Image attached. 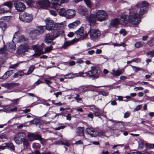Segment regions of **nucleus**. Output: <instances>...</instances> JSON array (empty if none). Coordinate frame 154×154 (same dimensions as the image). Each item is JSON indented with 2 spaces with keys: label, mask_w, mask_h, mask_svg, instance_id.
Segmentation results:
<instances>
[{
  "label": "nucleus",
  "mask_w": 154,
  "mask_h": 154,
  "mask_svg": "<svg viewBox=\"0 0 154 154\" xmlns=\"http://www.w3.org/2000/svg\"><path fill=\"white\" fill-rule=\"evenodd\" d=\"M133 24H137L139 23V17L138 14H136L133 11L130 12L129 16L123 15L120 19L119 23L121 25H126L128 22Z\"/></svg>",
  "instance_id": "nucleus-1"
},
{
  "label": "nucleus",
  "mask_w": 154,
  "mask_h": 154,
  "mask_svg": "<svg viewBox=\"0 0 154 154\" xmlns=\"http://www.w3.org/2000/svg\"><path fill=\"white\" fill-rule=\"evenodd\" d=\"M32 48L35 52V53L33 55V57H37L42 54L49 52L52 50L53 47L50 46V47L46 48L44 51H43V48L38 45H34L32 46Z\"/></svg>",
  "instance_id": "nucleus-2"
},
{
  "label": "nucleus",
  "mask_w": 154,
  "mask_h": 154,
  "mask_svg": "<svg viewBox=\"0 0 154 154\" xmlns=\"http://www.w3.org/2000/svg\"><path fill=\"white\" fill-rule=\"evenodd\" d=\"M95 14L97 20L100 22L105 21L108 18L107 14L103 10H98Z\"/></svg>",
  "instance_id": "nucleus-3"
},
{
  "label": "nucleus",
  "mask_w": 154,
  "mask_h": 154,
  "mask_svg": "<svg viewBox=\"0 0 154 154\" xmlns=\"http://www.w3.org/2000/svg\"><path fill=\"white\" fill-rule=\"evenodd\" d=\"M88 34H89L90 39L93 41L97 40L101 35L100 32L97 29L91 28Z\"/></svg>",
  "instance_id": "nucleus-4"
},
{
  "label": "nucleus",
  "mask_w": 154,
  "mask_h": 154,
  "mask_svg": "<svg viewBox=\"0 0 154 154\" xmlns=\"http://www.w3.org/2000/svg\"><path fill=\"white\" fill-rule=\"evenodd\" d=\"M26 138V134L24 132H20L18 133L14 138L15 143L17 144H21L25 139Z\"/></svg>",
  "instance_id": "nucleus-5"
},
{
  "label": "nucleus",
  "mask_w": 154,
  "mask_h": 154,
  "mask_svg": "<svg viewBox=\"0 0 154 154\" xmlns=\"http://www.w3.org/2000/svg\"><path fill=\"white\" fill-rule=\"evenodd\" d=\"M19 19L20 20L26 22H29L33 19V16L31 14L26 13H21L20 14Z\"/></svg>",
  "instance_id": "nucleus-6"
},
{
  "label": "nucleus",
  "mask_w": 154,
  "mask_h": 154,
  "mask_svg": "<svg viewBox=\"0 0 154 154\" xmlns=\"http://www.w3.org/2000/svg\"><path fill=\"white\" fill-rule=\"evenodd\" d=\"M148 5V3L146 1H143L141 3H137L136 5V7L137 8H140V9L139 12V14L136 13L134 11L136 14H137L139 17V20H140V15H142L144 14L145 13V10L143 8L144 7H146Z\"/></svg>",
  "instance_id": "nucleus-7"
},
{
  "label": "nucleus",
  "mask_w": 154,
  "mask_h": 154,
  "mask_svg": "<svg viewBox=\"0 0 154 154\" xmlns=\"http://www.w3.org/2000/svg\"><path fill=\"white\" fill-rule=\"evenodd\" d=\"M29 49V47L27 44L22 43L18 47L17 52L18 54H23L24 53L27 52Z\"/></svg>",
  "instance_id": "nucleus-8"
},
{
  "label": "nucleus",
  "mask_w": 154,
  "mask_h": 154,
  "mask_svg": "<svg viewBox=\"0 0 154 154\" xmlns=\"http://www.w3.org/2000/svg\"><path fill=\"white\" fill-rule=\"evenodd\" d=\"M46 24V29L48 30H53L55 29V23H54V21L49 18H46L45 20Z\"/></svg>",
  "instance_id": "nucleus-9"
},
{
  "label": "nucleus",
  "mask_w": 154,
  "mask_h": 154,
  "mask_svg": "<svg viewBox=\"0 0 154 154\" xmlns=\"http://www.w3.org/2000/svg\"><path fill=\"white\" fill-rule=\"evenodd\" d=\"M17 41L19 43L22 44V43H24L26 39L25 38L23 35H20L19 31L15 32L13 38V41Z\"/></svg>",
  "instance_id": "nucleus-10"
},
{
  "label": "nucleus",
  "mask_w": 154,
  "mask_h": 154,
  "mask_svg": "<svg viewBox=\"0 0 154 154\" xmlns=\"http://www.w3.org/2000/svg\"><path fill=\"white\" fill-rule=\"evenodd\" d=\"M52 4V8L57 10L60 7V4L67 2V0H50Z\"/></svg>",
  "instance_id": "nucleus-11"
},
{
  "label": "nucleus",
  "mask_w": 154,
  "mask_h": 154,
  "mask_svg": "<svg viewBox=\"0 0 154 154\" xmlns=\"http://www.w3.org/2000/svg\"><path fill=\"white\" fill-rule=\"evenodd\" d=\"M37 29L32 30L30 32L31 35H36L42 34L45 30V27L43 26H38Z\"/></svg>",
  "instance_id": "nucleus-12"
},
{
  "label": "nucleus",
  "mask_w": 154,
  "mask_h": 154,
  "mask_svg": "<svg viewBox=\"0 0 154 154\" xmlns=\"http://www.w3.org/2000/svg\"><path fill=\"white\" fill-rule=\"evenodd\" d=\"M75 33L77 35V37L83 40L86 38L88 36V34L87 33H84V28L82 27H81L75 32Z\"/></svg>",
  "instance_id": "nucleus-13"
},
{
  "label": "nucleus",
  "mask_w": 154,
  "mask_h": 154,
  "mask_svg": "<svg viewBox=\"0 0 154 154\" xmlns=\"http://www.w3.org/2000/svg\"><path fill=\"white\" fill-rule=\"evenodd\" d=\"M91 70L90 71L86 72L85 73L86 75L89 77H95L97 78L98 77L97 75L98 71L95 67L91 66Z\"/></svg>",
  "instance_id": "nucleus-14"
},
{
  "label": "nucleus",
  "mask_w": 154,
  "mask_h": 154,
  "mask_svg": "<svg viewBox=\"0 0 154 154\" xmlns=\"http://www.w3.org/2000/svg\"><path fill=\"white\" fill-rule=\"evenodd\" d=\"M86 19L89 22L90 26L94 25L97 20L95 14H92L88 15L86 17Z\"/></svg>",
  "instance_id": "nucleus-15"
},
{
  "label": "nucleus",
  "mask_w": 154,
  "mask_h": 154,
  "mask_svg": "<svg viewBox=\"0 0 154 154\" xmlns=\"http://www.w3.org/2000/svg\"><path fill=\"white\" fill-rule=\"evenodd\" d=\"M3 108L4 112H11L16 111L17 110V107L13 104H11L6 106H4Z\"/></svg>",
  "instance_id": "nucleus-16"
},
{
  "label": "nucleus",
  "mask_w": 154,
  "mask_h": 154,
  "mask_svg": "<svg viewBox=\"0 0 154 154\" xmlns=\"http://www.w3.org/2000/svg\"><path fill=\"white\" fill-rule=\"evenodd\" d=\"M14 5L16 9L19 11H23L25 9L26 7L24 4L19 2H15Z\"/></svg>",
  "instance_id": "nucleus-17"
},
{
  "label": "nucleus",
  "mask_w": 154,
  "mask_h": 154,
  "mask_svg": "<svg viewBox=\"0 0 154 154\" xmlns=\"http://www.w3.org/2000/svg\"><path fill=\"white\" fill-rule=\"evenodd\" d=\"M79 38L74 39L71 41H67L64 42L63 45L62 46L61 48L64 49H66L70 45L74 44L79 41Z\"/></svg>",
  "instance_id": "nucleus-18"
},
{
  "label": "nucleus",
  "mask_w": 154,
  "mask_h": 154,
  "mask_svg": "<svg viewBox=\"0 0 154 154\" xmlns=\"http://www.w3.org/2000/svg\"><path fill=\"white\" fill-rule=\"evenodd\" d=\"M27 137L30 141H32L36 140H41L42 139L41 137L39 135L33 133L28 134Z\"/></svg>",
  "instance_id": "nucleus-19"
},
{
  "label": "nucleus",
  "mask_w": 154,
  "mask_h": 154,
  "mask_svg": "<svg viewBox=\"0 0 154 154\" xmlns=\"http://www.w3.org/2000/svg\"><path fill=\"white\" fill-rule=\"evenodd\" d=\"M86 132L91 137H94L97 134L96 131L91 127H88L86 129Z\"/></svg>",
  "instance_id": "nucleus-20"
},
{
  "label": "nucleus",
  "mask_w": 154,
  "mask_h": 154,
  "mask_svg": "<svg viewBox=\"0 0 154 154\" xmlns=\"http://www.w3.org/2000/svg\"><path fill=\"white\" fill-rule=\"evenodd\" d=\"M64 33V31L61 30H58L54 29L52 31L51 33L54 37L55 38L59 37L60 35H62Z\"/></svg>",
  "instance_id": "nucleus-21"
},
{
  "label": "nucleus",
  "mask_w": 154,
  "mask_h": 154,
  "mask_svg": "<svg viewBox=\"0 0 154 154\" xmlns=\"http://www.w3.org/2000/svg\"><path fill=\"white\" fill-rule=\"evenodd\" d=\"M37 3L41 8L46 7L50 5V1L48 0H43L38 1Z\"/></svg>",
  "instance_id": "nucleus-22"
},
{
  "label": "nucleus",
  "mask_w": 154,
  "mask_h": 154,
  "mask_svg": "<svg viewBox=\"0 0 154 154\" xmlns=\"http://www.w3.org/2000/svg\"><path fill=\"white\" fill-rule=\"evenodd\" d=\"M75 15V11L73 10L70 9L66 11V16L67 18L71 19L74 17Z\"/></svg>",
  "instance_id": "nucleus-23"
},
{
  "label": "nucleus",
  "mask_w": 154,
  "mask_h": 154,
  "mask_svg": "<svg viewBox=\"0 0 154 154\" xmlns=\"http://www.w3.org/2000/svg\"><path fill=\"white\" fill-rule=\"evenodd\" d=\"M54 39L55 38L52 33H49L46 35L45 39V41L46 43L48 44L50 43L51 41H53Z\"/></svg>",
  "instance_id": "nucleus-24"
},
{
  "label": "nucleus",
  "mask_w": 154,
  "mask_h": 154,
  "mask_svg": "<svg viewBox=\"0 0 154 154\" xmlns=\"http://www.w3.org/2000/svg\"><path fill=\"white\" fill-rule=\"evenodd\" d=\"M63 76L65 79H72L75 77H79L77 73L73 74L72 73H69L65 75H63Z\"/></svg>",
  "instance_id": "nucleus-25"
},
{
  "label": "nucleus",
  "mask_w": 154,
  "mask_h": 154,
  "mask_svg": "<svg viewBox=\"0 0 154 154\" xmlns=\"http://www.w3.org/2000/svg\"><path fill=\"white\" fill-rule=\"evenodd\" d=\"M79 13L82 15L85 16H86L88 15V11L87 9L85 8H82L79 9L78 10Z\"/></svg>",
  "instance_id": "nucleus-26"
},
{
  "label": "nucleus",
  "mask_w": 154,
  "mask_h": 154,
  "mask_svg": "<svg viewBox=\"0 0 154 154\" xmlns=\"http://www.w3.org/2000/svg\"><path fill=\"white\" fill-rule=\"evenodd\" d=\"M43 116L48 117L50 119H53L56 117V113L54 112L47 113Z\"/></svg>",
  "instance_id": "nucleus-27"
},
{
  "label": "nucleus",
  "mask_w": 154,
  "mask_h": 154,
  "mask_svg": "<svg viewBox=\"0 0 154 154\" xmlns=\"http://www.w3.org/2000/svg\"><path fill=\"white\" fill-rule=\"evenodd\" d=\"M124 69H122L120 70H117L115 71L114 70H112V75L113 76H119L122 74L124 72Z\"/></svg>",
  "instance_id": "nucleus-28"
},
{
  "label": "nucleus",
  "mask_w": 154,
  "mask_h": 154,
  "mask_svg": "<svg viewBox=\"0 0 154 154\" xmlns=\"http://www.w3.org/2000/svg\"><path fill=\"white\" fill-rule=\"evenodd\" d=\"M64 27V23L63 22L61 23H55V29H57L59 30H63Z\"/></svg>",
  "instance_id": "nucleus-29"
},
{
  "label": "nucleus",
  "mask_w": 154,
  "mask_h": 154,
  "mask_svg": "<svg viewBox=\"0 0 154 154\" xmlns=\"http://www.w3.org/2000/svg\"><path fill=\"white\" fill-rule=\"evenodd\" d=\"M77 133L78 135L82 136L84 135V130L83 128L79 127L77 129Z\"/></svg>",
  "instance_id": "nucleus-30"
},
{
  "label": "nucleus",
  "mask_w": 154,
  "mask_h": 154,
  "mask_svg": "<svg viewBox=\"0 0 154 154\" xmlns=\"http://www.w3.org/2000/svg\"><path fill=\"white\" fill-rule=\"evenodd\" d=\"M119 23H120L119 19L116 18L111 21L110 24L112 26H116Z\"/></svg>",
  "instance_id": "nucleus-31"
},
{
  "label": "nucleus",
  "mask_w": 154,
  "mask_h": 154,
  "mask_svg": "<svg viewBox=\"0 0 154 154\" xmlns=\"http://www.w3.org/2000/svg\"><path fill=\"white\" fill-rule=\"evenodd\" d=\"M12 72L11 70H10L7 71L3 75V76L2 77V79H5L7 78H8L9 76L11 75L12 74Z\"/></svg>",
  "instance_id": "nucleus-32"
},
{
  "label": "nucleus",
  "mask_w": 154,
  "mask_h": 154,
  "mask_svg": "<svg viewBox=\"0 0 154 154\" xmlns=\"http://www.w3.org/2000/svg\"><path fill=\"white\" fill-rule=\"evenodd\" d=\"M1 85L2 87H5L8 89H11L13 88L11 83L3 84Z\"/></svg>",
  "instance_id": "nucleus-33"
},
{
  "label": "nucleus",
  "mask_w": 154,
  "mask_h": 154,
  "mask_svg": "<svg viewBox=\"0 0 154 154\" xmlns=\"http://www.w3.org/2000/svg\"><path fill=\"white\" fill-rule=\"evenodd\" d=\"M58 12L60 15L65 16L66 15V11L64 8L60 9L58 11Z\"/></svg>",
  "instance_id": "nucleus-34"
},
{
  "label": "nucleus",
  "mask_w": 154,
  "mask_h": 154,
  "mask_svg": "<svg viewBox=\"0 0 154 154\" xmlns=\"http://www.w3.org/2000/svg\"><path fill=\"white\" fill-rule=\"evenodd\" d=\"M8 50L5 46L3 48H0V54H6L8 53Z\"/></svg>",
  "instance_id": "nucleus-35"
},
{
  "label": "nucleus",
  "mask_w": 154,
  "mask_h": 154,
  "mask_svg": "<svg viewBox=\"0 0 154 154\" xmlns=\"http://www.w3.org/2000/svg\"><path fill=\"white\" fill-rule=\"evenodd\" d=\"M144 45V43L143 42H138L135 43V46L137 48H139L142 47Z\"/></svg>",
  "instance_id": "nucleus-36"
},
{
  "label": "nucleus",
  "mask_w": 154,
  "mask_h": 154,
  "mask_svg": "<svg viewBox=\"0 0 154 154\" xmlns=\"http://www.w3.org/2000/svg\"><path fill=\"white\" fill-rule=\"evenodd\" d=\"M86 106L89 107H90V109L93 112L96 111H98L99 110V109L97 108L94 105H91L89 106Z\"/></svg>",
  "instance_id": "nucleus-37"
},
{
  "label": "nucleus",
  "mask_w": 154,
  "mask_h": 154,
  "mask_svg": "<svg viewBox=\"0 0 154 154\" xmlns=\"http://www.w3.org/2000/svg\"><path fill=\"white\" fill-rule=\"evenodd\" d=\"M7 147L13 150H15V147L11 143H6Z\"/></svg>",
  "instance_id": "nucleus-38"
},
{
  "label": "nucleus",
  "mask_w": 154,
  "mask_h": 154,
  "mask_svg": "<svg viewBox=\"0 0 154 154\" xmlns=\"http://www.w3.org/2000/svg\"><path fill=\"white\" fill-rule=\"evenodd\" d=\"M146 148L147 149L154 148V144H149L146 143L145 144Z\"/></svg>",
  "instance_id": "nucleus-39"
},
{
  "label": "nucleus",
  "mask_w": 154,
  "mask_h": 154,
  "mask_svg": "<svg viewBox=\"0 0 154 154\" xmlns=\"http://www.w3.org/2000/svg\"><path fill=\"white\" fill-rule=\"evenodd\" d=\"M23 74L24 73L23 72H18L15 73L14 77V78H17L23 75Z\"/></svg>",
  "instance_id": "nucleus-40"
},
{
  "label": "nucleus",
  "mask_w": 154,
  "mask_h": 154,
  "mask_svg": "<svg viewBox=\"0 0 154 154\" xmlns=\"http://www.w3.org/2000/svg\"><path fill=\"white\" fill-rule=\"evenodd\" d=\"M84 1L88 7L89 8L91 7L92 4L90 0H84Z\"/></svg>",
  "instance_id": "nucleus-41"
},
{
  "label": "nucleus",
  "mask_w": 154,
  "mask_h": 154,
  "mask_svg": "<svg viewBox=\"0 0 154 154\" xmlns=\"http://www.w3.org/2000/svg\"><path fill=\"white\" fill-rule=\"evenodd\" d=\"M35 67L34 65H32L30 67L29 69L27 74L29 75L31 74L33 71Z\"/></svg>",
  "instance_id": "nucleus-42"
},
{
  "label": "nucleus",
  "mask_w": 154,
  "mask_h": 154,
  "mask_svg": "<svg viewBox=\"0 0 154 154\" xmlns=\"http://www.w3.org/2000/svg\"><path fill=\"white\" fill-rule=\"evenodd\" d=\"M61 143L62 145H65L67 146H69L70 144V143L68 140H64L62 141Z\"/></svg>",
  "instance_id": "nucleus-43"
},
{
  "label": "nucleus",
  "mask_w": 154,
  "mask_h": 154,
  "mask_svg": "<svg viewBox=\"0 0 154 154\" xmlns=\"http://www.w3.org/2000/svg\"><path fill=\"white\" fill-rule=\"evenodd\" d=\"M4 5L8 6L9 9H11L12 7V4L11 2H8L4 3Z\"/></svg>",
  "instance_id": "nucleus-44"
},
{
  "label": "nucleus",
  "mask_w": 154,
  "mask_h": 154,
  "mask_svg": "<svg viewBox=\"0 0 154 154\" xmlns=\"http://www.w3.org/2000/svg\"><path fill=\"white\" fill-rule=\"evenodd\" d=\"M32 146L34 148L38 149L40 147V145L38 143H33Z\"/></svg>",
  "instance_id": "nucleus-45"
},
{
  "label": "nucleus",
  "mask_w": 154,
  "mask_h": 154,
  "mask_svg": "<svg viewBox=\"0 0 154 154\" xmlns=\"http://www.w3.org/2000/svg\"><path fill=\"white\" fill-rule=\"evenodd\" d=\"M23 145L24 146H25L26 148L29 146V143L28 140L26 139H25L23 141Z\"/></svg>",
  "instance_id": "nucleus-46"
},
{
  "label": "nucleus",
  "mask_w": 154,
  "mask_h": 154,
  "mask_svg": "<svg viewBox=\"0 0 154 154\" xmlns=\"http://www.w3.org/2000/svg\"><path fill=\"white\" fill-rule=\"evenodd\" d=\"M9 48L10 49H12L14 50L16 48V46L13 43L9 44Z\"/></svg>",
  "instance_id": "nucleus-47"
},
{
  "label": "nucleus",
  "mask_w": 154,
  "mask_h": 154,
  "mask_svg": "<svg viewBox=\"0 0 154 154\" xmlns=\"http://www.w3.org/2000/svg\"><path fill=\"white\" fill-rule=\"evenodd\" d=\"M42 83H43V82L42 81H41L40 80H38L34 84L33 86L35 87L36 86Z\"/></svg>",
  "instance_id": "nucleus-48"
},
{
  "label": "nucleus",
  "mask_w": 154,
  "mask_h": 154,
  "mask_svg": "<svg viewBox=\"0 0 154 154\" xmlns=\"http://www.w3.org/2000/svg\"><path fill=\"white\" fill-rule=\"evenodd\" d=\"M110 121H111L113 122H115L116 123L120 124V125L124 126V122H122L119 121H115L112 119L109 120Z\"/></svg>",
  "instance_id": "nucleus-49"
},
{
  "label": "nucleus",
  "mask_w": 154,
  "mask_h": 154,
  "mask_svg": "<svg viewBox=\"0 0 154 154\" xmlns=\"http://www.w3.org/2000/svg\"><path fill=\"white\" fill-rule=\"evenodd\" d=\"M132 67L133 69V70H134V71L135 72H137V71L140 70V68L138 67L132 66Z\"/></svg>",
  "instance_id": "nucleus-50"
},
{
  "label": "nucleus",
  "mask_w": 154,
  "mask_h": 154,
  "mask_svg": "<svg viewBox=\"0 0 154 154\" xmlns=\"http://www.w3.org/2000/svg\"><path fill=\"white\" fill-rule=\"evenodd\" d=\"M148 55H149L151 57H153L154 56V50L148 52L147 53Z\"/></svg>",
  "instance_id": "nucleus-51"
},
{
  "label": "nucleus",
  "mask_w": 154,
  "mask_h": 154,
  "mask_svg": "<svg viewBox=\"0 0 154 154\" xmlns=\"http://www.w3.org/2000/svg\"><path fill=\"white\" fill-rule=\"evenodd\" d=\"M0 27H1L3 30H4L6 27V24L2 23L0 25Z\"/></svg>",
  "instance_id": "nucleus-52"
},
{
  "label": "nucleus",
  "mask_w": 154,
  "mask_h": 154,
  "mask_svg": "<svg viewBox=\"0 0 154 154\" xmlns=\"http://www.w3.org/2000/svg\"><path fill=\"white\" fill-rule=\"evenodd\" d=\"M120 34H122L124 36H125L126 35V32L125 29H121L119 31Z\"/></svg>",
  "instance_id": "nucleus-53"
},
{
  "label": "nucleus",
  "mask_w": 154,
  "mask_h": 154,
  "mask_svg": "<svg viewBox=\"0 0 154 154\" xmlns=\"http://www.w3.org/2000/svg\"><path fill=\"white\" fill-rule=\"evenodd\" d=\"M99 110L96 111L94 112V115L95 116H99L101 115V114L99 112Z\"/></svg>",
  "instance_id": "nucleus-54"
},
{
  "label": "nucleus",
  "mask_w": 154,
  "mask_h": 154,
  "mask_svg": "<svg viewBox=\"0 0 154 154\" xmlns=\"http://www.w3.org/2000/svg\"><path fill=\"white\" fill-rule=\"evenodd\" d=\"M7 147L6 144L5 143L4 144V145L0 146V149L4 150Z\"/></svg>",
  "instance_id": "nucleus-55"
},
{
  "label": "nucleus",
  "mask_w": 154,
  "mask_h": 154,
  "mask_svg": "<svg viewBox=\"0 0 154 154\" xmlns=\"http://www.w3.org/2000/svg\"><path fill=\"white\" fill-rule=\"evenodd\" d=\"M50 14L51 15L54 16H55L57 15V14L56 12L54 11L51 10L49 11Z\"/></svg>",
  "instance_id": "nucleus-56"
},
{
  "label": "nucleus",
  "mask_w": 154,
  "mask_h": 154,
  "mask_svg": "<svg viewBox=\"0 0 154 154\" xmlns=\"http://www.w3.org/2000/svg\"><path fill=\"white\" fill-rule=\"evenodd\" d=\"M18 64L16 63L14 65H12L10 67V68L14 69L18 67Z\"/></svg>",
  "instance_id": "nucleus-57"
},
{
  "label": "nucleus",
  "mask_w": 154,
  "mask_h": 154,
  "mask_svg": "<svg viewBox=\"0 0 154 154\" xmlns=\"http://www.w3.org/2000/svg\"><path fill=\"white\" fill-rule=\"evenodd\" d=\"M142 107V105H140L137 106V107L135 108L134 110L135 111H137L140 109L141 107Z\"/></svg>",
  "instance_id": "nucleus-58"
},
{
  "label": "nucleus",
  "mask_w": 154,
  "mask_h": 154,
  "mask_svg": "<svg viewBox=\"0 0 154 154\" xmlns=\"http://www.w3.org/2000/svg\"><path fill=\"white\" fill-rule=\"evenodd\" d=\"M12 88H13L14 87H17L20 85V84L19 83H11Z\"/></svg>",
  "instance_id": "nucleus-59"
},
{
  "label": "nucleus",
  "mask_w": 154,
  "mask_h": 154,
  "mask_svg": "<svg viewBox=\"0 0 154 154\" xmlns=\"http://www.w3.org/2000/svg\"><path fill=\"white\" fill-rule=\"evenodd\" d=\"M75 26H77L78 25L80 24V22L79 21H76L72 23Z\"/></svg>",
  "instance_id": "nucleus-60"
},
{
  "label": "nucleus",
  "mask_w": 154,
  "mask_h": 154,
  "mask_svg": "<svg viewBox=\"0 0 154 154\" xmlns=\"http://www.w3.org/2000/svg\"><path fill=\"white\" fill-rule=\"evenodd\" d=\"M130 115V113L129 112H127L125 113L124 115V117L125 118H127Z\"/></svg>",
  "instance_id": "nucleus-61"
},
{
  "label": "nucleus",
  "mask_w": 154,
  "mask_h": 154,
  "mask_svg": "<svg viewBox=\"0 0 154 154\" xmlns=\"http://www.w3.org/2000/svg\"><path fill=\"white\" fill-rule=\"evenodd\" d=\"M98 135L101 137H103L105 135L104 133L102 132H100L99 133Z\"/></svg>",
  "instance_id": "nucleus-62"
},
{
  "label": "nucleus",
  "mask_w": 154,
  "mask_h": 154,
  "mask_svg": "<svg viewBox=\"0 0 154 154\" xmlns=\"http://www.w3.org/2000/svg\"><path fill=\"white\" fill-rule=\"evenodd\" d=\"M45 81L46 83L48 85H49L50 84H51L52 83V82H51L50 81H49L48 80H47V79H45Z\"/></svg>",
  "instance_id": "nucleus-63"
},
{
  "label": "nucleus",
  "mask_w": 154,
  "mask_h": 154,
  "mask_svg": "<svg viewBox=\"0 0 154 154\" xmlns=\"http://www.w3.org/2000/svg\"><path fill=\"white\" fill-rule=\"evenodd\" d=\"M8 11H5L4 8L0 9V13H4L5 12H7Z\"/></svg>",
  "instance_id": "nucleus-64"
}]
</instances>
